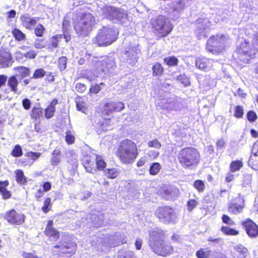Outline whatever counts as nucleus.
Returning a JSON list of instances; mask_svg holds the SVG:
<instances>
[{"instance_id":"f257e3e1","label":"nucleus","mask_w":258,"mask_h":258,"mask_svg":"<svg viewBox=\"0 0 258 258\" xmlns=\"http://www.w3.org/2000/svg\"><path fill=\"white\" fill-rule=\"evenodd\" d=\"M149 245L154 253L162 256H166L172 253L173 247L164 240V235L161 230H152L149 231Z\"/></svg>"},{"instance_id":"f03ea898","label":"nucleus","mask_w":258,"mask_h":258,"mask_svg":"<svg viewBox=\"0 0 258 258\" xmlns=\"http://www.w3.org/2000/svg\"><path fill=\"white\" fill-rule=\"evenodd\" d=\"M178 160L184 168L193 169L199 163L200 155L198 150L194 148L182 149L179 152Z\"/></svg>"},{"instance_id":"7ed1b4c3","label":"nucleus","mask_w":258,"mask_h":258,"mask_svg":"<svg viewBox=\"0 0 258 258\" xmlns=\"http://www.w3.org/2000/svg\"><path fill=\"white\" fill-rule=\"evenodd\" d=\"M96 24L95 17L90 13L79 16L75 22L74 28L77 33L82 36H87Z\"/></svg>"},{"instance_id":"20e7f679","label":"nucleus","mask_w":258,"mask_h":258,"mask_svg":"<svg viewBox=\"0 0 258 258\" xmlns=\"http://www.w3.org/2000/svg\"><path fill=\"white\" fill-rule=\"evenodd\" d=\"M118 153L122 162L130 163L137 157V146L131 140L125 139L120 143Z\"/></svg>"},{"instance_id":"39448f33","label":"nucleus","mask_w":258,"mask_h":258,"mask_svg":"<svg viewBox=\"0 0 258 258\" xmlns=\"http://www.w3.org/2000/svg\"><path fill=\"white\" fill-rule=\"evenodd\" d=\"M116 39L117 33L115 29L103 27L99 29L94 41L100 46H106L111 44Z\"/></svg>"},{"instance_id":"423d86ee","label":"nucleus","mask_w":258,"mask_h":258,"mask_svg":"<svg viewBox=\"0 0 258 258\" xmlns=\"http://www.w3.org/2000/svg\"><path fill=\"white\" fill-rule=\"evenodd\" d=\"M155 34L158 37H165L173 29L170 21L166 17L160 16L151 21Z\"/></svg>"},{"instance_id":"0eeeda50","label":"nucleus","mask_w":258,"mask_h":258,"mask_svg":"<svg viewBox=\"0 0 258 258\" xmlns=\"http://www.w3.org/2000/svg\"><path fill=\"white\" fill-rule=\"evenodd\" d=\"M228 40V37L222 34L210 37L207 42V49L214 54L220 52L224 49Z\"/></svg>"},{"instance_id":"6e6552de","label":"nucleus","mask_w":258,"mask_h":258,"mask_svg":"<svg viewBox=\"0 0 258 258\" xmlns=\"http://www.w3.org/2000/svg\"><path fill=\"white\" fill-rule=\"evenodd\" d=\"M102 15L114 22H124L127 18L126 13L121 9L105 6L102 9Z\"/></svg>"},{"instance_id":"1a4fd4ad","label":"nucleus","mask_w":258,"mask_h":258,"mask_svg":"<svg viewBox=\"0 0 258 258\" xmlns=\"http://www.w3.org/2000/svg\"><path fill=\"white\" fill-rule=\"evenodd\" d=\"M257 49L255 48V44L251 48L248 42L244 40L243 42L241 41L240 45L237 48L238 57L241 61L247 63L254 57Z\"/></svg>"},{"instance_id":"9d476101","label":"nucleus","mask_w":258,"mask_h":258,"mask_svg":"<svg viewBox=\"0 0 258 258\" xmlns=\"http://www.w3.org/2000/svg\"><path fill=\"white\" fill-rule=\"evenodd\" d=\"M155 215L160 221L165 224L172 223L176 218L173 209L168 206L159 207L155 211Z\"/></svg>"},{"instance_id":"9b49d317","label":"nucleus","mask_w":258,"mask_h":258,"mask_svg":"<svg viewBox=\"0 0 258 258\" xmlns=\"http://www.w3.org/2000/svg\"><path fill=\"white\" fill-rule=\"evenodd\" d=\"M26 216L24 214L18 213L15 210L7 212L5 215V219L13 225H20L25 222Z\"/></svg>"},{"instance_id":"f8f14e48","label":"nucleus","mask_w":258,"mask_h":258,"mask_svg":"<svg viewBox=\"0 0 258 258\" xmlns=\"http://www.w3.org/2000/svg\"><path fill=\"white\" fill-rule=\"evenodd\" d=\"M97 67L105 74H111L116 68V66L113 58L106 57L97 61Z\"/></svg>"},{"instance_id":"ddd939ff","label":"nucleus","mask_w":258,"mask_h":258,"mask_svg":"<svg viewBox=\"0 0 258 258\" xmlns=\"http://www.w3.org/2000/svg\"><path fill=\"white\" fill-rule=\"evenodd\" d=\"M96 155L95 154L86 155L83 156L82 161L86 170L89 173L96 171L95 161Z\"/></svg>"},{"instance_id":"4468645a","label":"nucleus","mask_w":258,"mask_h":258,"mask_svg":"<svg viewBox=\"0 0 258 258\" xmlns=\"http://www.w3.org/2000/svg\"><path fill=\"white\" fill-rule=\"evenodd\" d=\"M140 51L137 46L130 48L123 51L122 57L126 61L134 62L137 60Z\"/></svg>"},{"instance_id":"2eb2a0df","label":"nucleus","mask_w":258,"mask_h":258,"mask_svg":"<svg viewBox=\"0 0 258 258\" xmlns=\"http://www.w3.org/2000/svg\"><path fill=\"white\" fill-rule=\"evenodd\" d=\"M196 33L201 36L206 37L205 30L210 26V21L208 18L199 19L196 21Z\"/></svg>"},{"instance_id":"dca6fc26","label":"nucleus","mask_w":258,"mask_h":258,"mask_svg":"<svg viewBox=\"0 0 258 258\" xmlns=\"http://www.w3.org/2000/svg\"><path fill=\"white\" fill-rule=\"evenodd\" d=\"M242 225L249 237H255L258 236V226L251 220H247L243 222Z\"/></svg>"},{"instance_id":"f3484780","label":"nucleus","mask_w":258,"mask_h":258,"mask_svg":"<svg viewBox=\"0 0 258 258\" xmlns=\"http://www.w3.org/2000/svg\"><path fill=\"white\" fill-rule=\"evenodd\" d=\"M53 224L52 220L48 221L44 233L46 236L55 241L59 237V232L56 229L53 228Z\"/></svg>"},{"instance_id":"a211bd4d","label":"nucleus","mask_w":258,"mask_h":258,"mask_svg":"<svg viewBox=\"0 0 258 258\" xmlns=\"http://www.w3.org/2000/svg\"><path fill=\"white\" fill-rule=\"evenodd\" d=\"M178 194V190L173 187H164L160 190L161 196L168 200L173 199Z\"/></svg>"},{"instance_id":"6ab92c4d","label":"nucleus","mask_w":258,"mask_h":258,"mask_svg":"<svg viewBox=\"0 0 258 258\" xmlns=\"http://www.w3.org/2000/svg\"><path fill=\"white\" fill-rule=\"evenodd\" d=\"M196 66L200 70L207 71L211 69L212 61L205 57L199 58L196 59Z\"/></svg>"},{"instance_id":"aec40b11","label":"nucleus","mask_w":258,"mask_h":258,"mask_svg":"<svg viewBox=\"0 0 258 258\" xmlns=\"http://www.w3.org/2000/svg\"><path fill=\"white\" fill-rule=\"evenodd\" d=\"M20 20L22 25L27 29H32L37 23V20L35 18H31L27 15H23Z\"/></svg>"},{"instance_id":"412c9836","label":"nucleus","mask_w":258,"mask_h":258,"mask_svg":"<svg viewBox=\"0 0 258 258\" xmlns=\"http://www.w3.org/2000/svg\"><path fill=\"white\" fill-rule=\"evenodd\" d=\"M57 103V100L53 99L48 106L45 109V117L50 118L54 115L55 110V105Z\"/></svg>"},{"instance_id":"4be33fe9","label":"nucleus","mask_w":258,"mask_h":258,"mask_svg":"<svg viewBox=\"0 0 258 258\" xmlns=\"http://www.w3.org/2000/svg\"><path fill=\"white\" fill-rule=\"evenodd\" d=\"M243 208V205H241L236 203H231L229 205L228 210L229 213L232 214L236 215L240 213Z\"/></svg>"},{"instance_id":"5701e85b","label":"nucleus","mask_w":258,"mask_h":258,"mask_svg":"<svg viewBox=\"0 0 258 258\" xmlns=\"http://www.w3.org/2000/svg\"><path fill=\"white\" fill-rule=\"evenodd\" d=\"M55 248H60L61 252L62 253L65 254H71L74 253L75 252L76 247L74 245H72L71 246L68 245H55L54 246Z\"/></svg>"},{"instance_id":"b1692460","label":"nucleus","mask_w":258,"mask_h":258,"mask_svg":"<svg viewBox=\"0 0 258 258\" xmlns=\"http://www.w3.org/2000/svg\"><path fill=\"white\" fill-rule=\"evenodd\" d=\"M8 85L11 88L12 91L15 93L17 92V86L18 85V81L16 76H12L9 79L8 82Z\"/></svg>"},{"instance_id":"393cba45","label":"nucleus","mask_w":258,"mask_h":258,"mask_svg":"<svg viewBox=\"0 0 258 258\" xmlns=\"http://www.w3.org/2000/svg\"><path fill=\"white\" fill-rule=\"evenodd\" d=\"M10 62V55L8 53H2L0 55V67H8Z\"/></svg>"},{"instance_id":"a878e982","label":"nucleus","mask_w":258,"mask_h":258,"mask_svg":"<svg viewBox=\"0 0 258 258\" xmlns=\"http://www.w3.org/2000/svg\"><path fill=\"white\" fill-rule=\"evenodd\" d=\"M96 170H103L106 167V163L102 156L96 155V159L95 161Z\"/></svg>"},{"instance_id":"bb28decb","label":"nucleus","mask_w":258,"mask_h":258,"mask_svg":"<svg viewBox=\"0 0 258 258\" xmlns=\"http://www.w3.org/2000/svg\"><path fill=\"white\" fill-rule=\"evenodd\" d=\"M107 106L113 107V111H120L124 108V104L121 102H110L107 103Z\"/></svg>"},{"instance_id":"cd10ccee","label":"nucleus","mask_w":258,"mask_h":258,"mask_svg":"<svg viewBox=\"0 0 258 258\" xmlns=\"http://www.w3.org/2000/svg\"><path fill=\"white\" fill-rule=\"evenodd\" d=\"M15 172L17 182L20 184H24L26 182V178L24 175L23 171L21 170H16Z\"/></svg>"},{"instance_id":"c85d7f7f","label":"nucleus","mask_w":258,"mask_h":258,"mask_svg":"<svg viewBox=\"0 0 258 258\" xmlns=\"http://www.w3.org/2000/svg\"><path fill=\"white\" fill-rule=\"evenodd\" d=\"M153 75L158 76L162 75L163 72V68L162 65L159 63H156L152 67Z\"/></svg>"},{"instance_id":"c756f323","label":"nucleus","mask_w":258,"mask_h":258,"mask_svg":"<svg viewBox=\"0 0 258 258\" xmlns=\"http://www.w3.org/2000/svg\"><path fill=\"white\" fill-rule=\"evenodd\" d=\"M14 70L17 71L22 78L29 76L30 74V70L25 67H16Z\"/></svg>"},{"instance_id":"7c9ffc66","label":"nucleus","mask_w":258,"mask_h":258,"mask_svg":"<svg viewBox=\"0 0 258 258\" xmlns=\"http://www.w3.org/2000/svg\"><path fill=\"white\" fill-rule=\"evenodd\" d=\"M242 163L240 161H234L231 162L230 165V171L234 172L238 171L242 167Z\"/></svg>"},{"instance_id":"2f4dec72","label":"nucleus","mask_w":258,"mask_h":258,"mask_svg":"<svg viewBox=\"0 0 258 258\" xmlns=\"http://www.w3.org/2000/svg\"><path fill=\"white\" fill-rule=\"evenodd\" d=\"M160 169V164L158 163L155 162L152 163L150 168L149 172L151 175H156L159 173Z\"/></svg>"},{"instance_id":"473e14b6","label":"nucleus","mask_w":258,"mask_h":258,"mask_svg":"<svg viewBox=\"0 0 258 258\" xmlns=\"http://www.w3.org/2000/svg\"><path fill=\"white\" fill-rule=\"evenodd\" d=\"M104 173L106 176L110 178H114L119 174L118 171L115 168L107 169L104 170Z\"/></svg>"},{"instance_id":"72a5a7b5","label":"nucleus","mask_w":258,"mask_h":258,"mask_svg":"<svg viewBox=\"0 0 258 258\" xmlns=\"http://www.w3.org/2000/svg\"><path fill=\"white\" fill-rule=\"evenodd\" d=\"M221 231L226 235H236L238 232L236 230L227 226H223L221 229Z\"/></svg>"},{"instance_id":"f704fd0d","label":"nucleus","mask_w":258,"mask_h":258,"mask_svg":"<svg viewBox=\"0 0 258 258\" xmlns=\"http://www.w3.org/2000/svg\"><path fill=\"white\" fill-rule=\"evenodd\" d=\"M67 60L68 59L66 56H61L58 59V67L60 71H62L66 69Z\"/></svg>"},{"instance_id":"c9c22d12","label":"nucleus","mask_w":258,"mask_h":258,"mask_svg":"<svg viewBox=\"0 0 258 258\" xmlns=\"http://www.w3.org/2000/svg\"><path fill=\"white\" fill-rule=\"evenodd\" d=\"M113 128L111 119H106L101 124V129L104 131L111 130Z\"/></svg>"},{"instance_id":"e433bc0d","label":"nucleus","mask_w":258,"mask_h":258,"mask_svg":"<svg viewBox=\"0 0 258 258\" xmlns=\"http://www.w3.org/2000/svg\"><path fill=\"white\" fill-rule=\"evenodd\" d=\"M14 37L18 41H22L25 39V35L20 30L15 29L12 31Z\"/></svg>"},{"instance_id":"4c0bfd02","label":"nucleus","mask_w":258,"mask_h":258,"mask_svg":"<svg viewBox=\"0 0 258 258\" xmlns=\"http://www.w3.org/2000/svg\"><path fill=\"white\" fill-rule=\"evenodd\" d=\"M210 253V250H205L203 248H201L197 251L196 256L198 258H207Z\"/></svg>"},{"instance_id":"58836bf2","label":"nucleus","mask_w":258,"mask_h":258,"mask_svg":"<svg viewBox=\"0 0 258 258\" xmlns=\"http://www.w3.org/2000/svg\"><path fill=\"white\" fill-rule=\"evenodd\" d=\"M46 74L45 71L42 69H38L35 70L31 79H39L42 78Z\"/></svg>"},{"instance_id":"ea45409f","label":"nucleus","mask_w":258,"mask_h":258,"mask_svg":"<svg viewBox=\"0 0 258 258\" xmlns=\"http://www.w3.org/2000/svg\"><path fill=\"white\" fill-rule=\"evenodd\" d=\"M164 60V62L169 66H175L178 62V59L174 56L166 57Z\"/></svg>"},{"instance_id":"a19ab883","label":"nucleus","mask_w":258,"mask_h":258,"mask_svg":"<svg viewBox=\"0 0 258 258\" xmlns=\"http://www.w3.org/2000/svg\"><path fill=\"white\" fill-rule=\"evenodd\" d=\"M42 108L41 107H34L32 110V116L33 117L37 118V117L41 115L42 114Z\"/></svg>"},{"instance_id":"79ce46f5","label":"nucleus","mask_w":258,"mask_h":258,"mask_svg":"<svg viewBox=\"0 0 258 258\" xmlns=\"http://www.w3.org/2000/svg\"><path fill=\"white\" fill-rule=\"evenodd\" d=\"M51 206V199L49 198H46L44 202L43 206L42 207V210L45 213H47L49 210L50 208L49 207Z\"/></svg>"},{"instance_id":"37998d69","label":"nucleus","mask_w":258,"mask_h":258,"mask_svg":"<svg viewBox=\"0 0 258 258\" xmlns=\"http://www.w3.org/2000/svg\"><path fill=\"white\" fill-rule=\"evenodd\" d=\"M194 187L200 192L203 191L205 188V184L203 181L197 180L194 182Z\"/></svg>"},{"instance_id":"c03bdc74","label":"nucleus","mask_w":258,"mask_h":258,"mask_svg":"<svg viewBox=\"0 0 258 258\" xmlns=\"http://www.w3.org/2000/svg\"><path fill=\"white\" fill-rule=\"evenodd\" d=\"M34 45L35 48L41 49L44 48L46 44L43 39H37L34 42Z\"/></svg>"},{"instance_id":"a18cd8bd","label":"nucleus","mask_w":258,"mask_h":258,"mask_svg":"<svg viewBox=\"0 0 258 258\" xmlns=\"http://www.w3.org/2000/svg\"><path fill=\"white\" fill-rule=\"evenodd\" d=\"M165 107L168 109L169 110H178L180 109V105L177 102H172L170 103L168 106H165Z\"/></svg>"},{"instance_id":"49530a36","label":"nucleus","mask_w":258,"mask_h":258,"mask_svg":"<svg viewBox=\"0 0 258 258\" xmlns=\"http://www.w3.org/2000/svg\"><path fill=\"white\" fill-rule=\"evenodd\" d=\"M75 137L71 131H67L66 136V141L69 144H71L74 142Z\"/></svg>"},{"instance_id":"de8ad7c7","label":"nucleus","mask_w":258,"mask_h":258,"mask_svg":"<svg viewBox=\"0 0 258 258\" xmlns=\"http://www.w3.org/2000/svg\"><path fill=\"white\" fill-rule=\"evenodd\" d=\"M243 115V109L240 106H236L234 109V116L237 118H241Z\"/></svg>"},{"instance_id":"09e8293b","label":"nucleus","mask_w":258,"mask_h":258,"mask_svg":"<svg viewBox=\"0 0 258 258\" xmlns=\"http://www.w3.org/2000/svg\"><path fill=\"white\" fill-rule=\"evenodd\" d=\"M44 31V28L40 24H38L34 30L35 35L38 37H41L43 35Z\"/></svg>"},{"instance_id":"8fccbe9b","label":"nucleus","mask_w":258,"mask_h":258,"mask_svg":"<svg viewBox=\"0 0 258 258\" xmlns=\"http://www.w3.org/2000/svg\"><path fill=\"white\" fill-rule=\"evenodd\" d=\"M12 155L14 157H18L22 155V150L19 145H16L13 150Z\"/></svg>"},{"instance_id":"3c124183","label":"nucleus","mask_w":258,"mask_h":258,"mask_svg":"<svg viewBox=\"0 0 258 258\" xmlns=\"http://www.w3.org/2000/svg\"><path fill=\"white\" fill-rule=\"evenodd\" d=\"M26 155L29 158H30L31 160H33L34 161L40 157L41 153L38 152H28Z\"/></svg>"},{"instance_id":"603ef678","label":"nucleus","mask_w":258,"mask_h":258,"mask_svg":"<svg viewBox=\"0 0 258 258\" xmlns=\"http://www.w3.org/2000/svg\"><path fill=\"white\" fill-rule=\"evenodd\" d=\"M61 37V35H59V36L56 35V36L51 37L50 39L51 46L54 48L57 47L58 42L59 41V39Z\"/></svg>"},{"instance_id":"864d4df0","label":"nucleus","mask_w":258,"mask_h":258,"mask_svg":"<svg viewBox=\"0 0 258 258\" xmlns=\"http://www.w3.org/2000/svg\"><path fill=\"white\" fill-rule=\"evenodd\" d=\"M37 55V52L33 49L29 50L26 53H24V56L29 59H34Z\"/></svg>"},{"instance_id":"5fc2aeb1","label":"nucleus","mask_w":258,"mask_h":258,"mask_svg":"<svg viewBox=\"0 0 258 258\" xmlns=\"http://www.w3.org/2000/svg\"><path fill=\"white\" fill-rule=\"evenodd\" d=\"M185 6L184 1L180 0L178 1L174 7V10L176 11H180L182 10Z\"/></svg>"},{"instance_id":"6e6d98bb","label":"nucleus","mask_w":258,"mask_h":258,"mask_svg":"<svg viewBox=\"0 0 258 258\" xmlns=\"http://www.w3.org/2000/svg\"><path fill=\"white\" fill-rule=\"evenodd\" d=\"M119 258H137L135 255L134 252L132 251H125L122 255H119Z\"/></svg>"},{"instance_id":"4d7b16f0","label":"nucleus","mask_w":258,"mask_h":258,"mask_svg":"<svg viewBox=\"0 0 258 258\" xmlns=\"http://www.w3.org/2000/svg\"><path fill=\"white\" fill-rule=\"evenodd\" d=\"M148 146L150 147H154L156 149H159L161 147V145L157 139H155L153 141H149L148 142Z\"/></svg>"},{"instance_id":"13d9d810","label":"nucleus","mask_w":258,"mask_h":258,"mask_svg":"<svg viewBox=\"0 0 258 258\" xmlns=\"http://www.w3.org/2000/svg\"><path fill=\"white\" fill-rule=\"evenodd\" d=\"M234 249L240 254H245L247 250L246 248H245L243 245L239 244L234 247Z\"/></svg>"},{"instance_id":"bf43d9fd","label":"nucleus","mask_w":258,"mask_h":258,"mask_svg":"<svg viewBox=\"0 0 258 258\" xmlns=\"http://www.w3.org/2000/svg\"><path fill=\"white\" fill-rule=\"evenodd\" d=\"M198 205V202L195 200H190L187 203V209L189 211L193 210Z\"/></svg>"},{"instance_id":"052dcab7","label":"nucleus","mask_w":258,"mask_h":258,"mask_svg":"<svg viewBox=\"0 0 258 258\" xmlns=\"http://www.w3.org/2000/svg\"><path fill=\"white\" fill-rule=\"evenodd\" d=\"M87 89V87L85 85L78 83L76 85V90L80 93L84 92Z\"/></svg>"},{"instance_id":"680f3d73","label":"nucleus","mask_w":258,"mask_h":258,"mask_svg":"<svg viewBox=\"0 0 258 258\" xmlns=\"http://www.w3.org/2000/svg\"><path fill=\"white\" fill-rule=\"evenodd\" d=\"M226 145V142L223 139H220L217 140L216 143L217 147L219 149L225 148Z\"/></svg>"},{"instance_id":"e2e57ef3","label":"nucleus","mask_w":258,"mask_h":258,"mask_svg":"<svg viewBox=\"0 0 258 258\" xmlns=\"http://www.w3.org/2000/svg\"><path fill=\"white\" fill-rule=\"evenodd\" d=\"M247 117L249 121L252 122L256 119V115L253 111H250L247 114Z\"/></svg>"},{"instance_id":"0e129e2a","label":"nucleus","mask_w":258,"mask_h":258,"mask_svg":"<svg viewBox=\"0 0 258 258\" xmlns=\"http://www.w3.org/2000/svg\"><path fill=\"white\" fill-rule=\"evenodd\" d=\"M101 90L100 85L96 84L92 86L90 89V92L91 93L97 94Z\"/></svg>"},{"instance_id":"69168bd1","label":"nucleus","mask_w":258,"mask_h":258,"mask_svg":"<svg viewBox=\"0 0 258 258\" xmlns=\"http://www.w3.org/2000/svg\"><path fill=\"white\" fill-rule=\"evenodd\" d=\"M222 219L223 222L225 224L228 225H232L234 224V222L231 220L230 218L226 215H223Z\"/></svg>"},{"instance_id":"338daca9","label":"nucleus","mask_w":258,"mask_h":258,"mask_svg":"<svg viewBox=\"0 0 258 258\" xmlns=\"http://www.w3.org/2000/svg\"><path fill=\"white\" fill-rule=\"evenodd\" d=\"M22 105H23V107L25 109L28 110L30 108L31 102H30V100L28 99L25 98L22 101Z\"/></svg>"},{"instance_id":"774afa93","label":"nucleus","mask_w":258,"mask_h":258,"mask_svg":"<svg viewBox=\"0 0 258 258\" xmlns=\"http://www.w3.org/2000/svg\"><path fill=\"white\" fill-rule=\"evenodd\" d=\"M60 161V158L58 157L52 156L50 159L51 164L53 166L57 165Z\"/></svg>"}]
</instances>
